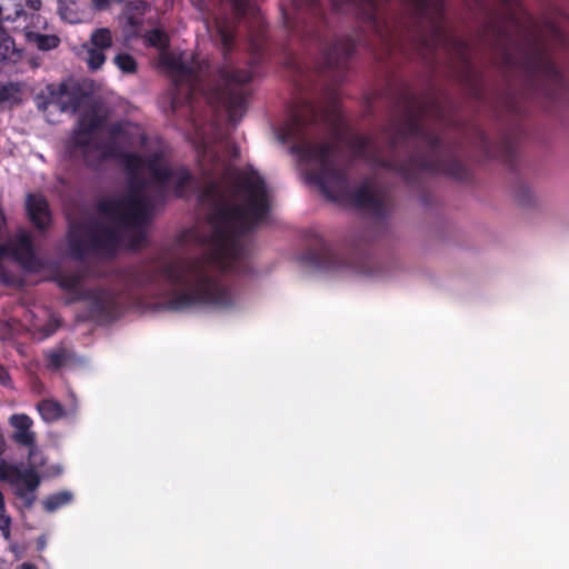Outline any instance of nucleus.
<instances>
[{
	"label": "nucleus",
	"mask_w": 569,
	"mask_h": 569,
	"mask_svg": "<svg viewBox=\"0 0 569 569\" xmlns=\"http://www.w3.org/2000/svg\"><path fill=\"white\" fill-rule=\"evenodd\" d=\"M22 12V9H18L16 10V18H18L20 16V13Z\"/></svg>",
	"instance_id": "nucleus-42"
},
{
	"label": "nucleus",
	"mask_w": 569,
	"mask_h": 569,
	"mask_svg": "<svg viewBox=\"0 0 569 569\" xmlns=\"http://www.w3.org/2000/svg\"><path fill=\"white\" fill-rule=\"evenodd\" d=\"M49 367L52 369H60L72 359V352L66 347H57L47 352Z\"/></svg>",
	"instance_id": "nucleus-23"
},
{
	"label": "nucleus",
	"mask_w": 569,
	"mask_h": 569,
	"mask_svg": "<svg viewBox=\"0 0 569 569\" xmlns=\"http://www.w3.org/2000/svg\"><path fill=\"white\" fill-rule=\"evenodd\" d=\"M72 499V492L63 490L47 497L42 503L47 512H54L56 510L69 505Z\"/></svg>",
	"instance_id": "nucleus-21"
},
{
	"label": "nucleus",
	"mask_w": 569,
	"mask_h": 569,
	"mask_svg": "<svg viewBox=\"0 0 569 569\" xmlns=\"http://www.w3.org/2000/svg\"><path fill=\"white\" fill-rule=\"evenodd\" d=\"M28 466L9 465L0 460V480L13 487L14 495L30 509L37 500L36 491L41 483L37 468L42 467L46 459L37 445L28 446Z\"/></svg>",
	"instance_id": "nucleus-9"
},
{
	"label": "nucleus",
	"mask_w": 569,
	"mask_h": 569,
	"mask_svg": "<svg viewBox=\"0 0 569 569\" xmlns=\"http://www.w3.org/2000/svg\"><path fill=\"white\" fill-rule=\"evenodd\" d=\"M47 96L38 98L39 109L46 110L52 107L60 112L74 113L78 111L86 98L83 91L76 84H49L47 87Z\"/></svg>",
	"instance_id": "nucleus-11"
},
{
	"label": "nucleus",
	"mask_w": 569,
	"mask_h": 569,
	"mask_svg": "<svg viewBox=\"0 0 569 569\" xmlns=\"http://www.w3.org/2000/svg\"><path fill=\"white\" fill-rule=\"evenodd\" d=\"M295 14L282 10L283 21L293 31H310L313 24L322 20V8L318 0H291Z\"/></svg>",
	"instance_id": "nucleus-12"
},
{
	"label": "nucleus",
	"mask_w": 569,
	"mask_h": 569,
	"mask_svg": "<svg viewBox=\"0 0 569 569\" xmlns=\"http://www.w3.org/2000/svg\"><path fill=\"white\" fill-rule=\"evenodd\" d=\"M0 383L2 386H9L10 383V376H9V372L8 370L0 365Z\"/></svg>",
	"instance_id": "nucleus-33"
},
{
	"label": "nucleus",
	"mask_w": 569,
	"mask_h": 569,
	"mask_svg": "<svg viewBox=\"0 0 569 569\" xmlns=\"http://www.w3.org/2000/svg\"><path fill=\"white\" fill-rule=\"evenodd\" d=\"M27 3L32 10L36 11L41 7V0H28Z\"/></svg>",
	"instance_id": "nucleus-35"
},
{
	"label": "nucleus",
	"mask_w": 569,
	"mask_h": 569,
	"mask_svg": "<svg viewBox=\"0 0 569 569\" xmlns=\"http://www.w3.org/2000/svg\"><path fill=\"white\" fill-rule=\"evenodd\" d=\"M481 140H482V142H483L485 144L487 143V141H486V137L481 136Z\"/></svg>",
	"instance_id": "nucleus-43"
},
{
	"label": "nucleus",
	"mask_w": 569,
	"mask_h": 569,
	"mask_svg": "<svg viewBox=\"0 0 569 569\" xmlns=\"http://www.w3.org/2000/svg\"><path fill=\"white\" fill-rule=\"evenodd\" d=\"M114 64L126 73H132L137 69L136 60L128 53H118L113 59Z\"/></svg>",
	"instance_id": "nucleus-25"
},
{
	"label": "nucleus",
	"mask_w": 569,
	"mask_h": 569,
	"mask_svg": "<svg viewBox=\"0 0 569 569\" xmlns=\"http://www.w3.org/2000/svg\"><path fill=\"white\" fill-rule=\"evenodd\" d=\"M147 41L157 48H164L168 44V38L164 32L159 29H153L147 34Z\"/></svg>",
	"instance_id": "nucleus-26"
},
{
	"label": "nucleus",
	"mask_w": 569,
	"mask_h": 569,
	"mask_svg": "<svg viewBox=\"0 0 569 569\" xmlns=\"http://www.w3.org/2000/svg\"><path fill=\"white\" fill-rule=\"evenodd\" d=\"M229 2L237 19H242L247 16L257 18L258 10L253 0H229Z\"/></svg>",
	"instance_id": "nucleus-24"
},
{
	"label": "nucleus",
	"mask_w": 569,
	"mask_h": 569,
	"mask_svg": "<svg viewBox=\"0 0 569 569\" xmlns=\"http://www.w3.org/2000/svg\"><path fill=\"white\" fill-rule=\"evenodd\" d=\"M12 44V41L7 36L3 27H2V19L0 18V60H6L9 58V50L10 46Z\"/></svg>",
	"instance_id": "nucleus-29"
},
{
	"label": "nucleus",
	"mask_w": 569,
	"mask_h": 569,
	"mask_svg": "<svg viewBox=\"0 0 569 569\" xmlns=\"http://www.w3.org/2000/svg\"><path fill=\"white\" fill-rule=\"evenodd\" d=\"M103 123L104 118L97 112L83 113L68 142L69 152L72 156H81L90 167H98L104 160L118 156L112 141H101L97 138V131L103 127Z\"/></svg>",
	"instance_id": "nucleus-8"
},
{
	"label": "nucleus",
	"mask_w": 569,
	"mask_h": 569,
	"mask_svg": "<svg viewBox=\"0 0 569 569\" xmlns=\"http://www.w3.org/2000/svg\"><path fill=\"white\" fill-rule=\"evenodd\" d=\"M500 1L506 7H511V4H512V0H500Z\"/></svg>",
	"instance_id": "nucleus-40"
},
{
	"label": "nucleus",
	"mask_w": 569,
	"mask_h": 569,
	"mask_svg": "<svg viewBox=\"0 0 569 569\" xmlns=\"http://www.w3.org/2000/svg\"><path fill=\"white\" fill-rule=\"evenodd\" d=\"M136 10L139 11L140 13H143L144 9H146V3L144 2H138L136 4Z\"/></svg>",
	"instance_id": "nucleus-38"
},
{
	"label": "nucleus",
	"mask_w": 569,
	"mask_h": 569,
	"mask_svg": "<svg viewBox=\"0 0 569 569\" xmlns=\"http://www.w3.org/2000/svg\"><path fill=\"white\" fill-rule=\"evenodd\" d=\"M50 470H51V473H52V475H56V476H58V475H60V473L62 472L61 467H60V466H58V465H57V466H51V467H50Z\"/></svg>",
	"instance_id": "nucleus-36"
},
{
	"label": "nucleus",
	"mask_w": 569,
	"mask_h": 569,
	"mask_svg": "<svg viewBox=\"0 0 569 569\" xmlns=\"http://www.w3.org/2000/svg\"><path fill=\"white\" fill-rule=\"evenodd\" d=\"M13 254L27 270L34 271L42 266L36 254L32 239L28 233H20L17 237L13 246Z\"/></svg>",
	"instance_id": "nucleus-14"
},
{
	"label": "nucleus",
	"mask_w": 569,
	"mask_h": 569,
	"mask_svg": "<svg viewBox=\"0 0 569 569\" xmlns=\"http://www.w3.org/2000/svg\"><path fill=\"white\" fill-rule=\"evenodd\" d=\"M22 84L20 82H7L0 84V106L13 107L21 102Z\"/></svg>",
	"instance_id": "nucleus-18"
},
{
	"label": "nucleus",
	"mask_w": 569,
	"mask_h": 569,
	"mask_svg": "<svg viewBox=\"0 0 569 569\" xmlns=\"http://www.w3.org/2000/svg\"><path fill=\"white\" fill-rule=\"evenodd\" d=\"M360 41V38L352 37L321 41L322 60L316 67L317 72L331 79L332 83L340 82L347 69L348 59Z\"/></svg>",
	"instance_id": "nucleus-10"
},
{
	"label": "nucleus",
	"mask_w": 569,
	"mask_h": 569,
	"mask_svg": "<svg viewBox=\"0 0 569 569\" xmlns=\"http://www.w3.org/2000/svg\"><path fill=\"white\" fill-rule=\"evenodd\" d=\"M26 39L39 50L49 51L58 47L60 39L53 34H41L34 31H27Z\"/></svg>",
	"instance_id": "nucleus-19"
},
{
	"label": "nucleus",
	"mask_w": 569,
	"mask_h": 569,
	"mask_svg": "<svg viewBox=\"0 0 569 569\" xmlns=\"http://www.w3.org/2000/svg\"><path fill=\"white\" fill-rule=\"evenodd\" d=\"M515 200L523 208H532L537 204L538 198L535 191L525 182L516 184L513 190Z\"/></svg>",
	"instance_id": "nucleus-20"
},
{
	"label": "nucleus",
	"mask_w": 569,
	"mask_h": 569,
	"mask_svg": "<svg viewBox=\"0 0 569 569\" xmlns=\"http://www.w3.org/2000/svg\"><path fill=\"white\" fill-rule=\"evenodd\" d=\"M17 569H37L34 565L29 562H23Z\"/></svg>",
	"instance_id": "nucleus-37"
},
{
	"label": "nucleus",
	"mask_w": 569,
	"mask_h": 569,
	"mask_svg": "<svg viewBox=\"0 0 569 569\" xmlns=\"http://www.w3.org/2000/svg\"><path fill=\"white\" fill-rule=\"evenodd\" d=\"M9 422L14 429L11 438L16 443L22 447L34 445L36 433L31 430L33 421L29 416L16 413L9 418Z\"/></svg>",
	"instance_id": "nucleus-15"
},
{
	"label": "nucleus",
	"mask_w": 569,
	"mask_h": 569,
	"mask_svg": "<svg viewBox=\"0 0 569 569\" xmlns=\"http://www.w3.org/2000/svg\"><path fill=\"white\" fill-rule=\"evenodd\" d=\"M112 36L108 28H98L91 36L88 43L84 44L87 52L86 61L91 70H98L106 61L103 50L111 48Z\"/></svg>",
	"instance_id": "nucleus-13"
},
{
	"label": "nucleus",
	"mask_w": 569,
	"mask_h": 569,
	"mask_svg": "<svg viewBox=\"0 0 569 569\" xmlns=\"http://www.w3.org/2000/svg\"><path fill=\"white\" fill-rule=\"evenodd\" d=\"M331 6L337 12L357 14L386 53L405 50L402 33L380 8L378 0H331Z\"/></svg>",
	"instance_id": "nucleus-7"
},
{
	"label": "nucleus",
	"mask_w": 569,
	"mask_h": 569,
	"mask_svg": "<svg viewBox=\"0 0 569 569\" xmlns=\"http://www.w3.org/2000/svg\"><path fill=\"white\" fill-rule=\"evenodd\" d=\"M59 327V322L57 320H50L46 326L42 328V337L48 338L51 335L56 332V330Z\"/></svg>",
	"instance_id": "nucleus-30"
},
{
	"label": "nucleus",
	"mask_w": 569,
	"mask_h": 569,
	"mask_svg": "<svg viewBox=\"0 0 569 569\" xmlns=\"http://www.w3.org/2000/svg\"><path fill=\"white\" fill-rule=\"evenodd\" d=\"M248 50L253 53L258 54L263 50L264 46V37L261 31H258L257 33H251L248 39Z\"/></svg>",
	"instance_id": "nucleus-27"
},
{
	"label": "nucleus",
	"mask_w": 569,
	"mask_h": 569,
	"mask_svg": "<svg viewBox=\"0 0 569 569\" xmlns=\"http://www.w3.org/2000/svg\"><path fill=\"white\" fill-rule=\"evenodd\" d=\"M289 67L291 68L296 79L295 81L297 82V86H299L300 88H303L306 84L303 83V78L305 77H310L309 76V70H307V68H305L303 66H301L298 61L296 60H292L289 62Z\"/></svg>",
	"instance_id": "nucleus-28"
},
{
	"label": "nucleus",
	"mask_w": 569,
	"mask_h": 569,
	"mask_svg": "<svg viewBox=\"0 0 569 569\" xmlns=\"http://www.w3.org/2000/svg\"><path fill=\"white\" fill-rule=\"evenodd\" d=\"M521 39L513 41L502 50L501 62L508 69L523 72L527 77L537 78L542 92L550 99H559L567 83L556 64L548 58L545 49V32L548 37L565 42V34L552 21H545V31L531 18L525 24L516 22Z\"/></svg>",
	"instance_id": "nucleus-4"
},
{
	"label": "nucleus",
	"mask_w": 569,
	"mask_h": 569,
	"mask_svg": "<svg viewBox=\"0 0 569 569\" xmlns=\"http://www.w3.org/2000/svg\"><path fill=\"white\" fill-rule=\"evenodd\" d=\"M0 530L3 532L6 538L10 535V518L3 512H0Z\"/></svg>",
	"instance_id": "nucleus-31"
},
{
	"label": "nucleus",
	"mask_w": 569,
	"mask_h": 569,
	"mask_svg": "<svg viewBox=\"0 0 569 569\" xmlns=\"http://www.w3.org/2000/svg\"><path fill=\"white\" fill-rule=\"evenodd\" d=\"M58 13L62 20L69 23L81 21L78 12V0H58Z\"/></svg>",
	"instance_id": "nucleus-22"
},
{
	"label": "nucleus",
	"mask_w": 569,
	"mask_h": 569,
	"mask_svg": "<svg viewBox=\"0 0 569 569\" xmlns=\"http://www.w3.org/2000/svg\"><path fill=\"white\" fill-rule=\"evenodd\" d=\"M406 1L409 2L419 18L430 20L432 24L431 34H421L415 40L419 54L427 59L428 54H438V51H445L456 56L466 71L471 73L472 66L469 60L467 42L449 33L440 22L445 7L443 0Z\"/></svg>",
	"instance_id": "nucleus-5"
},
{
	"label": "nucleus",
	"mask_w": 569,
	"mask_h": 569,
	"mask_svg": "<svg viewBox=\"0 0 569 569\" xmlns=\"http://www.w3.org/2000/svg\"><path fill=\"white\" fill-rule=\"evenodd\" d=\"M328 106H317L303 99L291 110L286 121L274 129L281 143H291L290 153L305 167L309 183L316 186L330 201L366 210L378 234L390 229L393 203L390 193L371 180L356 186L347 173V164L338 144L332 141L317 142L315 128L323 123L335 129L339 116L336 93L330 92Z\"/></svg>",
	"instance_id": "nucleus-2"
},
{
	"label": "nucleus",
	"mask_w": 569,
	"mask_h": 569,
	"mask_svg": "<svg viewBox=\"0 0 569 569\" xmlns=\"http://www.w3.org/2000/svg\"><path fill=\"white\" fill-rule=\"evenodd\" d=\"M127 22L126 24L132 29H137L141 26L142 20L138 17H134L132 14L127 16Z\"/></svg>",
	"instance_id": "nucleus-32"
},
{
	"label": "nucleus",
	"mask_w": 569,
	"mask_h": 569,
	"mask_svg": "<svg viewBox=\"0 0 569 569\" xmlns=\"http://www.w3.org/2000/svg\"><path fill=\"white\" fill-rule=\"evenodd\" d=\"M110 0H93V6L96 9H103L108 6Z\"/></svg>",
	"instance_id": "nucleus-34"
},
{
	"label": "nucleus",
	"mask_w": 569,
	"mask_h": 569,
	"mask_svg": "<svg viewBox=\"0 0 569 569\" xmlns=\"http://www.w3.org/2000/svg\"><path fill=\"white\" fill-rule=\"evenodd\" d=\"M44 546H46L44 540L39 539V541H38V549H43V548H44Z\"/></svg>",
	"instance_id": "nucleus-41"
},
{
	"label": "nucleus",
	"mask_w": 569,
	"mask_h": 569,
	"mask_svg": "<svg viewBox=\"0 0 569 569\" xmlns=\"http://www.w3.org/2000/svg\"><path fill=\"white\" fill-rule=\"evenodd\" d=\"M3 511H4V500H3V495L0 491V512H3Z\"/></svg>",
	"instance_id": "nucleus-39"
},
{
	"label": "nucleus",
	"mask_w": 569,
	"mask_h": 569,
	"mask_svg": "<svg viewBox=\"0 0 569 569\" xmlns=\"http://www.w3.org/2000/svg\"><path fill=\"white\" fill-rule=\"evenodd\" d=\"M26 208L32 223L39 230H44L51 220L47 200L39 194H28Z\"/></svg>",
	"instance_id": "nucleus-16"
},
{
	"label": "nucleus",
	"mask_w": 569,
	"mask_h": 569,
	"mask_svg": "<svg viewBox=\"0 0 569 569\" xmlns=\"http://www.w3.org/2000/svg\"><path fill=\"white\" fill-rule=\"evenodd\" d=\"M440 118L441 110L436 102L425 104L416 96L403 92L381 140L358 138L356 153L410 184L418 182L420 173H442L463 180L466 168L453 148L440 140L433 124Z\"/></svg>",
	"instance_id": "nucleus-3"
},
{
	"label": "nucleus",
	"mask_w": 569,
	"mask_h": 569,
	"mask_svg": "<svg viewBox=\"0 0 569 569\" xmlns=\"http://www.w3.org/2000/svg\"><path fill=\"white\" fill-rule=\"evenodd\" d=\"M234 29V22L228 18H216L212 31L208 27L226 59L224 66L218 69L214 83L208 82V62L193 57L172 62L178 93L171 106L173 112L181 100L189 106L193 128L191 141L200 178L196 180L183 167L170 166L162 152H152L146 158L124 153L122 162L129 176L128 191L100 199L98 217L70 223V256L83 261L89 257H112L122 246L132 250L142 248L152 211L169 191L184 197L192 189L207 218L203 224L179 233L170 257L158 254L128 268L118 290L88 288L79 273L59 274V287L67 290L72 300L86 301L88 316L93 320L111 321L124 307L138 306L147 298L161 297L158 308L168 311L210 308L236 312L247 305L241 286L230 276L253 272L250 236L268 222L272 191L256 169L239 170L229 162L240 152L218 123H199L196 116L198 97L208 104L223 107L233 124L247 110L252 72L234 68L227 61L236 42Z\"/></svg>",
	"instance_id": "nucleus-1"
},
{
	"label": "nucleus",
	"mask_w": 569,
	"mask_h": 569,
	"mask_svg": "<svg viewBox=\"0 0 569 569\" xmlns=\"http://www.w3.org/2000/svg\"><path fill=\"white\" fill-rule=\"evenodd\" d=\"M301 262L311 271L323 274H337L349 270L377 279L391 274L389 263L370 254L349 261L337 254L330 244L322 240L301 256Z\"/></svg>",
	"instance_id": "nucleus-6"
},
{
	"label": "nucleus",
	"mask_w": 569,
	"mask_h": 569,
	"mask_svg": "<svg viewBox=\"0 0 569 569\" xmlns=\"http://www.w3.org/2000/svg\"><path fill=\"white\" fill-rule=\"evenodd\" d=\"M38 412L46 422H53L66 416L62 405L52 399L41 400L37 405Z\"/></svg>",
	"instance_id": "nucleus-17"
}]
</instances>
